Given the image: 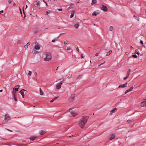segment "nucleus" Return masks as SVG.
<instances>
[{
  "label": "nucleus",
  "mask_w": 146,
  "mask_h": 146,
  "mask_svg": "<svg viewBox=\"0 0 146 146\" xmlns=\"http://www.w3.org/2000/svg\"><path fill=\"white\" fill-rule=\"evenodd\" d=\"M40 46L41 45L38 44L37 42H36L35 43V45L34 46V47L32 50V52L35 54H37L39 53L40 51H39L36 50H38L39 49Z\"/></svg>",
  "instance_id": "f03ea898"
},
{
  "label": "nucleus",
  "mask_w": 146,
  "mask_h": 146,
  "mask_svg": "<svg viewBox=\"0 0 146 146\" xmlns=\"http://www.w3.org/2000/svg\"><path fill=\"white\" fill-rule=\"evenodd\" d=\"M58 97H56L54 98L53 99L54 101L55 100H56L57 98Z\"/></svg>",
  "instance_id": "a19ab883"
},
{
  "label": "nucleus",
  "mask_w": 146,
  "mask_h": 146,
  "mask_svg": "<svg viewBox=\"0 0 146 146\" xmlns=\"http://www.w3.org/2000/svg\"><path fill=\"white\" fill-rule=\"evenodd\" d=\"M70 47H68L67 48V50H70Z\"/></svg>",
  "instance_id": "4c0bfd02"
},
{
  "label": "nucleus",
  "mask_w": 146,
  "mask_h": 146,
  "mask_svg": "<svg viewBox=\"0 0 146 146\" xmlns=\"http://www.w3.org/2000/svg\"><path fill=\"white\" fill-rule=\"evenodd\" d=\"M62 83L63 81H61L60 82L58 83L56 85V88L57 89H60L61 87V86L62 84Z\"/></svg>",
  "instance_id": "0eeeda50"
},
{
  "label": "nucleus",
  "mask_w": 146,
  "mask_h": 146,
  "mask_svg": "<svg viewBox=\"0 0 146 146\" xmlns=\"http://www.w3.org/2000/svg\"><path fill=\"white\" fill-rule=\"evenodd\" d=\"M105 61H104L103 63H102L101 64H100L101 65H102L104 63H105Z\"/></svg>",
  "instance_id": "bf43d9fd"
},
{
  "label": "nucleus",
  "mask_w": 146,
  "mask_h": 146,
  "mask_svg": "<svg viewBox=\"0 0 146 146\" xmlns=\"http://www.w3.org/2000/svg\"><path fill=\"white\" fill-rule=\"evenodd\" d=\"M117 110V109L116 108H114L113 109H112V110H111L110 111V113L111 114H112L114 112L115 110Z\"/></svg>",
  "instance_id": "412c9836"
},
{
  "label": "nucleus",
  "mask_w": 146,
  "mask_h": 146,
  "mask_svg": "<svg viewBox=\"0 0 146 146\" xmlns=\"http://www.w3.org/2000/svg\"><path fill=\"white\" fill-rule=\"evenodd\" d=\"M89 117L84 116L82 117V118L80 120V121L79 123L80 127L82 129L84 128V126L86 123Z\"/></svg>",
  "instance_id": "f257e3e1"
},
{
  "label": "nucleus",
  "mask_w": 146,
  "mask_h": 146,
  "mask_svg": "<svg viewBox=\"0 0 146 146\" xmlns=\"http://www.w3.org/2000/svg\"><path fill=\"white\" fill-rule=\"evenodd\" d=\"M16 91H18L17 88H13V90L12 93H14Z\"/></svg>",
  "instance_id": "393cba45"
},
{
  "label": "nucleus",
  "mask_w": 146,
  "mask_h": 146,
  "mask_svg": "<svg viewBox=\"0 0 146 146\" xmlns=\"http://www.w3.org/2000/svg\"><path fill=\"white\" fill-rule=\"evenodd\" d=\"M133 86L131 87L129 89L127 90H126L125 92V94H126L128 92L131 91L133 89Z\"/></svg>",
  "instance_id": "9b49d317"
},
{
  "label": "nucleus",
  "mask_w": 146,
  "mask_h": 146,
  "mask_svg": "<svg viewBox=\"0 0 146 146\" xmlns=\"http://www.w3.org/2000/svg\"><path fill=\"white\" fill-rule=\"evenodd\" d=\"M99 55V53H96L95 54V56H98Z\"/></svg>",
  "instance_id": "49530a36"
},
{
  "label": "nucleus",
  "mask_w": 146,
  "mask_h": 146,
  "mask_svg": "<svg viewBox=\"0 0 146 146\" xmlns=\"http://www.w3.org/2000/svg\"><path fill=\"white\" fill-rule=\"evenodd\" d=\"M12 94H13V97H16L15 96V94L14 93H12Z\"/></svg>",
  "instance_id": "c03bdc74"
},
{
  "label": "nucleus",
  "mask_w": 146,
  "mask_h": 146,
  "mask_svg": "<svg viewBox=\"0 0 146 146\" xmlns=\"http://www.w3.org/2000/svg\"><path fill=\"white\" fill-rule=\"evenodd\" d=\"M39 133L41 135H42L46 133V131H45L42 130L40 131Z\"/></svg>",
  "instance_id": "a211bd4d"
},
{
  "label": "nucleus",
  "mask_w": 146,
  "mask_h": 146,
  "mask_svg": "<svg viewBox=\"0 0 146 146\" xmlns=\"http://www.w3.org/2000/svg\"><path fill=\"white\" fill-rule=\"evenodd\" d=\"M58 11H62V9H58Z\"/></svg>",
  "instance_id": "6e6d98bb"
},
{
  "label": "nucleus",
  "mask_w": 146,
  "mask_h": 146,
  "mask_svg": "<svg viewBox=\"0 0 146 146\" xmlns=\"http://www.w3.org/2000/svg\"><path fill=\"white\" fill-rule=\"evenodd\" d=\"M16 5V4L15 3H14L13 5L14 6H15Z\"/></svg>",
  "instance_id": "680f3d73"
},
{
  "label": "nucleus",
  "mask_w": 146,
  "mask_h": 146,
  "mask_svg": "<svg viewBox=\"0 0 146 146\" xmlns=\"http://www.w3.org/2000/svg\"><path fill=\"white\" fill-rule=\"evenodd\" d=\"M24 91H25L26 92H27V91L26 90H25L24 89H22L21 90V91H20L19 92L20 93L22 96V98H24Z\"/></svg>",
  "instance_id": "1a4fd4ad"
},
{
  "label": "nucleus",
  "mask_w": 146,
  "mask_h": 146,
  "mask_svg": "<svg viewBox=\"0 0 146 146\" xmlns=\"http://www.w3.org/2000/svg\"><path fill=\"white\" fill-rule=\"evenodd\" d=\"M98 13L96 12L95 11L92 14V16H96L98 14H99Z\"/></svg>",
  "instance_id": "aec40b11"
},
{
  "label": "nucleus",
  "mask_w": 146,
  "mask_h": 146,
  "mask_svg": "<svg viewBox=\"0 0 146 146\" xmlns=\"http://www.w3.org/2000/svg\"><path fill=\"white\" fill-rule=\"evenodd\" d=\"M132 56L135 58H137V56L136 54L132 55Z\"/></svg>",
  "instance_id": "c85d7f7f"
},
{
  "label": "nucleus",
  "mask_w": 146,
  "mask_h": 146,
  "mask_svg": "<svg viewBox=\"0 0 146 146\" xmlns=\"http://www.w3.org/2000/svg\"><path fill=\"white\" fill-rule=\"evenodd\" d=\"M68 42V41L67 40H66L64 42V44H66Z\"/></svg>",
  "instance_id": "ea45409f"
},
{
  "label": "nucleus",
  "mask_w": 146,
  "mask_h": 146,
  "mask_svg": "<svg viewBox=\"0 0 146 146\" xmlns=\"http://www.w3.org/2000/svg\"><path fill=\"white\" fill-rule=\"evenodd\" d=\"M75 94H71L69 98V101L70 102H72L74 100L75 97Z\"/></svg>",
  "instance_id": "423d86ee"
},
{
  "label": "nucleus",
  "mask_w": 146,
  "mask_h": 146,
  "mask_svg": "<svg viewBox=\"0 0 146 146\" xmlns=\"http://www.w3.org/2000/svg\"><path fill=\"white\" fill-rule=\"evenodd\" d=\"M73 4H72V3H71L70 4V6L69 7L68 9H67V10H70V9H72V8H73Z\"/></svg>",
  "instance_id": "6ab92c4d"
},
{
  "label": "nucleus",
  "mask_w": 146,
  "mask_h": 146,
  "mask_svg": "<svg viewBox=\"0 0 146 146\" xmlns=\"http://www.w3.org/2000/svg\"><path fill=\"white\" fill-rule=\"evenodd\" d=\"M11 118L8 114H6L5 115L4 120L3 121V123H4L6 122H8L9 120L11 119Z\"/></svg>",
  "instance_id": "20e7f679"
},
{
  "label": "nucleus",
  "mask_w": 146,
  "mask_h": 146,
  "mask_svg": "<svg viewBox=\"0 0 146 146\" xmlns=\"http://www.w3.org/2000/svg\"><path fill=\"white\" fill-rule=\"evenodd\" d=\"M72 109L71 108H70L69 109V111L70 112L71 114L73 117H75L78 115V114L76 113L74 111L71 110Z\"/></svg>",
  "instance_id": "39448f33"
},
{
  "label": "nucleus",
  "mask_w": 146,
  "mask_h": 146,
  "mask_svg": "<svg viewBox=\"0 0 146 146\" xmlns=\"http://www.w3.org/2000/svg\"><path fill=\"white\" fill-rule=\"evenodd\" d=\"M36 3L34 5L36 7H38L39 6L40 4V1L36 0Z\"/></svg>",
  "instance_id": "4468645a"
},
{
  "label": "nucleus",
  "mask_w": 146,
  "mask_h": 146,
  "mask_svg": "<svg viewBox=\"0 0 146 146\" xmlns=\"http://www.w3.org/2000/svg\"><path fill=\"white\" fill-rule=\"evenodd\" d=\"M76 50L77 51L79 52V49H78V47H77V48H76Z\"/></svg>",
  "instance_id": "13d9d810"
},
{
  "label": "nucleus",
  "mask_w": 146,
  "mask_h": 146,
  "mask_svg": "<svg viewBox=\"0 0 146 146\" xmlns=\"http://www.w3.org/2000/svg\"><path fill=\"white\" fill-rule=\"evenodd\" d=\"M21 41L20 40H19L17 42V43L18 44H20L21 43Z\"/></svg>",
  "instance_id": "c756f323"
},
{
  "label": "nucleus",
  "mask_w": 146,
  "mask_h": 146,
  "mask_svg": "<svg viewBox=\"0 0 146 146\" xmlns=\"http://www.w3.org/2000/svg\"><path fill=\"white\" fill-rule=\"evenodd\" d=\"M79 26V23H77L74 25V27L76 28L77 29Z\"/></svg>",
  "instance_id": "b1692460"
},
{
  "label": "nucleus",
  "mask_w": 146,
  "mask_h": 146,
  "mask_svg": "<svg viewBox=\"0 0 146 146\" xmlns=\"http://www.w3.org/2000/svg\"><path fill=\"white\" fill-rule=\"evenodd\" d=\"M54 101V100L52 99V100H51L50 101V102L51 103H52V102H53Z\"/></svg>",
  "instance_id": "8fccbe9b"
},
{
  "label": "nucleus",
  "mask_w": 146,
  "mask_h": 146,
  "mask_svg": "<svg viewBox=\"0 0 146 146\" xmlns=\"http://www.w3.org/2000/svg\"><path fill=\"white\" fill-rule=\"evenodd\" d=\"M20 13H21V9H20Z\"/></svg>",
  "instance_id": "0e129e2a"
},
{
  "label": "nucleus",
  "mask_w": 146,
  "mask_h": 146,
  "mask_svg": "<svg viewBox=\"0 0 146 146\" xmlns=\"http://www.w3.org/2000/svg\"><path fill=\"white\" fill-rule=\"evenodd\" d=\"M51 12V11L50 10H48L46 11V13L47 15H48V14Z\"/></svg>",
  "instance_id": "cd10ccee"
},
{
  "label": "nucleus",
  "mask_w": 146,
  "mask_h": 146,
  "mask_svg": "<svg viewBox=\"0 0 146 146\" xmlns=\"http://www.w3.org/2000/svg\"><path fill=\"white\" fill-rule=\"evenodd\" d=\"M14 99L15 100V101L16 102H17V100L16 97H14Z\"/></svg>",
  "instance_id": "f704fd0d"
},
{
  "label": "nucleus",
  "mask_w": 146,
  "mask_h": 146,
  "mask_svg": "<svg viewBox=\"0 0 146 146\" xmlns=\"http://www.w3.org/2000/svg\"><path fill=\"white\" fill-rule=\"evenodd\" d=\"M97 2L96 0H92L91 3L92 5H93L94 4L96 3H97Z\"/></svg>",
  "instance_id": "4be33fe9"
},
{
  "label": "nucleus",
  "mask_w": 146,
  "mask_h": 146,
  "mask_svg": "<svg viewBox=\"0 0 146 146\" xmlns=\"http://www.w3.org/2000/svg\"><path fill=\"white\" fill-rule=\"evenodd\" d=\"M127 121L128 122H130L131 121V120H127Z\"/></svg>",
  "instance_id": "864d4df0"
},
{
  "label": "nucleus",
  "mask_w": 146,
  "mask_h": 146,
  "mask_svg": "<svg viewBox=\"0 0 146 146\" xmlns=\"http://www.w3.org/2000/svg\"><path fill=\"white\" fill-rule=\"evenodd\" d=\"M130 72L131 69H129L127 73V76H129Z\"/></svg>",
  "instance_id": "5701e85b"
},
{
  "label": "nucleus",
  "mask_w": 146,
  "mask_h": 146,
  "mask_svg": "<svg viewBox=\"0 0 146 146\" xmlns=\"http://www.w3.org/2000/svg\"><path fill=\"white\" fill-rule=\"evenodd\" d=\"M52 58L51 54L49 52H46V57L44 58V60L46 61H49L51 60Z\"/></svg>",
  "instance_id": "7ed1b4c3"
},
{
  "label": "nucleus",
  "mask_w": 146,
  "mask_h": 146,
  "mask_svg": "<svg viewBox=\"0 0 146 146\" xmlns=\"http://www.w3.org/2000/svg\"><path fill=\"white\" fill-rule=\"evenodd\" d=\"M30 44V42H28L27 44V45H29Z\"/></svg>",
  "instance_id": "4d7b16f0"
},
{
  "label": "nucleus",
  "mask_w": 146,
  "mask_h": 146,
  "mask_svg": "<svg viewBox=\"0 0 146 146\" xmlns=\"http://www.w3.org/2000/svg\"><path fill=\"white\" fill-rule=\"evenodd\" d=\"M8 2L9 4H10L12 2V0H8Z\"/></svg>",
  "instance_id": "c9c22d12"
},
{
  "label": "nucleus",
  "mask_w": 146,
  "mask_h": 146,
  "mask_svg": "<svg viewBox=\"0 0 146 146\" xmlns=\"http://www.w3.org/2000/svg\"><path fill=\"white\" fill-rule=\"evenodd\" d=\"M83 58V57L82 55H82H81V58Z\"/></svg>",
  "instance_id": "338daca9"
},
{
  "label": "nucleus",
  "mask_w": 146,
  "mask_h": 146,
  "mask_svg": "<svg viewBox=\"0 0 146 146\" xmlns=\"http://www.w3.org/2000/svg\"><path fill=\"white\" fill-rule=\"evenodd\" d=\"M127 84V82H126L125 84H121L119 85L118 88H124L127 86L126 85Z\"/></svg>",
  "instance_id": "f8f14e48"
},
{
  "label": "nucleus",
  "mask_w": 146,
  "mask_h": 146,
  "mask_svg": "<svg viewBox=\"0 0 146 146\" xmlns=\"http://www.w3.org/2000/svg\"><path fill=\"white\" fill-rule=\"evenodd\" d=\"M37 137L35 136H33L31 137L29 139L31 141L34 140Z\"/></svg>",
  "instance_id": "ddd939ff"
},
{
  "label": "nucleus",
  "mask_w": 146,
  "mask_h": 146,
  "mask_svg": "<svg viewBox=\"0 0 146 146\" xmlns=\"http://www.w3.org/2000/svg\"><path fill=\"white\" fill-rule=\"evenodd\" d=\"M39 30V29L38 28L36 27H35V31H34V33H36L38 32Z\"/></svg>",
  "instance_id": "f3484780"
},
{
  "label": "nucleus",
  "mask_w": 146,
  "mask_h": 146,
  "mask_svg": "<svg viewBox=\"0 0 146 146\" xmlns=\"http://www.w3.org/2000/svg\"><path fill=\"white\" fill-rule=\"evenodd\" d=\"M113 29V27L112 26H110L109 28V30L112 31Z\"/></svg>",
  "instance_id": "7c9ffc66"
},
{
  "label": "nucleus",
  "mask_w": 146,
  "mask_h": 146,
  "mask_svg": "<svg viewBox=\"0 0 146 146\" xmlns=\"http://www.w3.org/2000/svg\"><path fill=\"white\" fill-rule=\"evenodd\" d=\"M115 134H113L111 135L109 138V139L111 140L115 138Z\"/></svg>",
  "instance_id": "2eb2a0df"
},
{
  "label": "nucleus",
  "mask_w": 146,
  "mask_h": 146,
  "mask_svg": "<svg viewBox=\"0 0 146 146\" xmlns=\"http://www.w3.org/2000/svg\"><path fill=\"white\" fill-rule=\"evenodd\" d=\"M145 100L141 103V107L146 106V99H145Z\"/></svg>",
  "instance_id": "9d476101"
},
{
  "label": "nucleus",
  "mask_w": 146,
  "mask_h": 146,
  "mask_svg": "<svg viewBox=\"0 0 146 146\" xmlns=\"http://www.w3.org/2000/svg\"><path fill=\"white\" fill-rule=\"evenodd\" d=\"M25 50H26L28 48V46L26 45L25 46Z\"/></svg>",
  "instance_id": "79ce46f5"
},
{
  "label": "nucleus",
  "mask_w": 146,
  "mask_h": 146,
  "mask_svg": "<svg viewBox=\"0 0 146 146\" xmlns=\"http://www.w3.org/2000/svg\"><path fill=\"white\" fill-rule=\"evenodd\" d=\"M72 76V75L71 74H70L68 75V77H67L68 78H70Z\"/></svg>",
  "instance_id": "72a5a7b5"
},
{
  "label": "nucleus",
  "mask_w": 146,
  "mask_h": 146,
  "mask_svg": "<svg viewBox=\"0 0 146 146\" xmlns=\"http://www.w3.org/2000/svg\"><path fill=\"white\" fill-rule=\"evenodd\" d=\"M56 40V39L55 38L54 39H53L52 40V42H55Z\"/></svg>",
  "instance_id": "58836bf2"
},
{
  "label": "nucleus",
  "mask_w": 146,
  "mask_h": 146,
  "mask_svg": "<svg viewBox=\"0 0 146 146\" xmlns=\"http://www.w3.org/2000/svg\"><path fill=\"white\" fill-rule=\"evenodd\" d=\"M39 91L40 95H43V92L42 91V90L40 88H39Z\"/></svg>",
  "instance_id": "a878e982"
},
{
  "label": "nucleus",
  "mask_w": 146,
  "mask_h": 146,
  "mask_svg": "<svg viewBox=\"0 0 146 146\" xmlns=\"http://www.w3.org/2000/svg\"><path fill=\"white\" fill-rule=\"evenodd\" d=\"M102 7L101 9L104 11H106L108 10V8L107 7L104 5H102Z\"/></svg>",
  "instance_id": "6e6552de"
},
{
  "label": "nucleus",
  "mask_w": 146,
  "mask_h": 146,
  "mask_svg": "<svg viewBox=\"0 0 146 146\" xmlns=\"http://www.w3.org/2000/svg\"><path fill=\"white\" fill-rule=\"evenodd\" d=\"M129 77V76H127V75L125 77H124V78H123V79L124 80H125L126 79H127Z\"/></svg>",
  "instance_id": "473e14b6"
},
{
  "label": "nucleus",
  "mask_w": 146,
  "mask_h": 146,
  "mask_svg": "<svg viewBox=\"0 0 146 146\" xmlns=\"http://www.w3.org/2000/svg\"><path fill=\"white\" fill-rule=\"evenodd\" d=\"M140 43L141 44H143V40H141L140 41Z\"/></svg>",
  "instance_id": "37998d69"
},
{
  "label": "nucleus",
  "mask_w": 146,
  "mask_h": 146,
  "mask_svg": "<svg viewBox=\"0 0 146 146\" xmlns=\"http://www.w3.org/2000/svg\"><path fill=\"white\" fill-rule=\"evenodd\" d=\"M31 73H32V72L31 71H29V73H28L29 75L30 76L31 75Z\"/></svg>",
  "instance_id": "e433bc0d"
},
{
  "label": "nucleus",
  "mask_w": 146,
  "mask_h": 146,
  "mask_svg": "<svg viewBox=\"0 0 146 146\" xmlns=\"http://www.w3.org/2000/svg\"><path fill=\"white\" fill-rule=\"evenodd\" d=\"M7 129V130L8 131H10V132H13V131L11 130H9V129Z\"/></svg>",
  "instance_id": "09e8293b"
},
{
  "label": "nucleus",
  "mask_w": 146,
  "mask_h": 146,
  "mask_svg": "<svg viewBox=\"0 0 146 146\" xmlns=\"http://www.w3.org/2000/svg\"><path fill=\"white\" fill-rule=\"evenodd\" d=\"M45 3V4L46 5H47V4L46 2V3Z\"/></svg>",
  "instance_id": "774afa93"
},
{
  "label": "nucleus",
  "mask_w": 146,
  "mask_h": 146,
  "mask_svg": "<svg viewBox=\"0 0 146 146\" xmlns=\"http://www.w3.org/2000/svg\"><path fill=\"white\" fill-rule=\"evenodd\" d=\"M64 34V33L60 34L59 36L58 37H57V38H58L60 36Z\"/></svg>",
  "instance_id": "a18cd8bd"
},
{
  "label": "nucleus",
  "mask_w": 146,
  "mask_h": 146,
  "mask_svg": "<svg viewBox=\"0 0 146 146\" xmlns=\"http://www.w3.org/2000/svg\"><path fill=\"white\" fill-rule=\"evenodd\" d=\"M133 17H134L135 18V19H137V17L135 16V15L133 16Z\"/></svg>",
  "instance_id": "3c124183"
},
{
  "label": "nucleus",
  "mask_w": 146,
  "mask_h": 146,
  "mask_svg": "<svg viewBox=\"0 0 146 146\" xmlns=\"http://www.w3.org/2000/svg\"><path fill=\"white\" fill-rule=\"evenodd\" d=\"M111 52H112V51H111V50H110V51L109 52H108V53H109V54H110L111 53Z\"/></svg>",
  "instance_id": "de8ad7c7"
},
{
  "label": "nucleus",
  "mask_w": 146,
  "mask_h": 146,
  "mask_svg": "<svg viewBox=\"0 0 146 146\" xmlns=\"http://www.w3.org/2000/svg\"><path fill=\"white\" fill-rule=\"evenodd\" d=\"M42 1L43 2H44L45 3H46V2L44 0H42Z\"/></svg>",
  "instance_id": "e2e57ef3"
},
{
  "label": "nucleus",
  "mask_w": 146,
  "mask_h": 146,
  "mask_svg": "<svg viewBox=\"0 0 146 146\" xmlns=\"http://www.w3.org/2000/svg\"><path fill=\"white\" fill-rule=\"evenodd\" d=\"M3 10H2L0 11V14L1 13H3Z\"/></svg>",
  "instance_id": "5fc2aeb1"
},
{
  "label": "nucleus",
  "mask_w": 146,
  "mask_h": 146,
  "mask_svg": "<svg viewBox=\"0 0 146 146\" xmlns=\"http://www.w3.org/2000/svg\"><path fill=\"white\" fill-rule=\"evenodd\" d=\"M3 91V90H0V92H2Z\"/></svg>",
  "instance_id": "052dcab7"
},
{
  "label": "nucleus",
  "mask_w": 146,
  "mask_h": 146,
  "mask_svg": "<svg viewBox=\"0 0 146 146\" xmlns=\"http://www.w3.org/2000/svg\"><path fill=\"white\" fill-rule=\"evenodd\" d=\"M19 85H17L15 86V88H17V90H18V88H19Z\"/></svg>",
  "instance_id": "2f4dec72"
},
{
  "label": "nucleus",
  "mask_w": 146,
  "mask_h": 146,
  "mask_svg": "<svg viewBox=\"0 0 146 146\" xmlns=\"http://www.w3.org/2000/svg\"><path fill=\"white\" fill-rule=\"evenodd\" d=\"M75 13V11H72L71 12V15H70V18H72L74 16V14Z\"/></svg>",
  "instance_id": "dca6fc26"
},
{
  "label": "nucleus",
  "mask_w": 146,
  "mask_h": 146,
  "mask_svg": "<svg viewBox=\"0 0 146 146\" xmlns=\"http://www.w3.org/2000/svg\"><path fill=\"white\" fill-rule=\"evenodd\" d=\"M135 53L137 54L138 55H139L140 54V53L139 52V51L138 50L136 49L135 50Z\"/></svg>",
  "instance_id": "bb28decb"
},
{
  "label": "nucleus",
  "mask_w": 146,
  "mask_h": 146,
  "mask_svg": "<svg viewBox=\"0 0 146 146\" xmlns=\"http://www.w3.org/2000/svg\"><path fill=\"white\" fill-rule=\"evenodd\" d=\"M23 13L24 14V15H25V16H24V17H25V12H24V10H23Z\"/></svg>",
  "instance_id": "603ef678"
},
{
  "label": "nucleus",
  "mask_w": 146,
  "mask_h": 146,
  "mask_svg": "<svg viewBox=\"0 0 146 146\" xmlns=\"http://www.w3.org/2000/svg\"><path fill=\"white\" fill-rule=\"evenodd\" d=\"M59 66L57 67L56 70H57L59 68Z\"/></svg>",
  "instance_id": "69168bd1"
}]
</instances>
